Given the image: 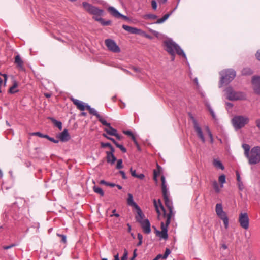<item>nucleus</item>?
<instances>
[{
    "instance_id": "774afa93",
    "label": "nucleus",
    "mask_w": 260,
    "mask_h": 260,
    "mask_svg": "<svg viewBox=\"0 0 260 260\" xmlns=\"http://www.w3.org/2000/svg\"><path fill=\"white\" fill-rule=\"evenodd\" d=\"M255 123H256V125L257 127L260 130V119L256 120L255 121Z\"/></svg>"
},
{
    "instance_id": "9d476101",
    "label": "nucleus",
    "mask_w": 260,
    "mask_h": 260,
    "mask_svg": "<svg viewBox=\"0 0 260 260\" xmlns=\"http://www.w3.org/2000/svg\"><path fill=\"white\" fill-rule=\"evenodd\" d=\"M105 44L108 50L114 53H119L120 52V49L116 44L115 42L110 39L105 40Z\"/></svg>"
},
{
    "instance_id": "69168bd1",
    "label": "nucleus",
    "mask_w": 260,
    "mask_h": 260,
    "mask_svg": "<svg viewBox=\"0 0 260 260\" xmlns=\"http://www.w3.org/2000/svg\"><path fill=\"white\" fill-rule=\"evenodd\" d=\"M144 177L145 176L143 174H140L139 175H137L136 178L140 179H143L144 178Z\"/></svg>"
},
{
    "instance_id": "603ef678",
    "label": "nucleus",
    "mask_w": 260,
    "mask_h": 260,
    "mask_svg": "<svg viewBox=\"0 0 260 260\" xmlns=\"http://www.w3.org/2000/svg\"><path fill=\"white\" fill-rule=\"evenodd\" d=\"M130 171H131L132 176L136 178L137 174H136V170H133L132 168H131Z\"/></svg>"
},
{
    "instance_id": "cd10ccee",
    "label": "nucleus",
    "mask_w": 260,
    "mask_h": 260,
    "mask_svg": "<svg viewBox=\"0 0 260 260\" xmlns=\"http://www.w3.org/2000/svg\"><path fill=\"white\" fill-rule=\"evenodd\" d=\"M93 189L95 193L99 194L101 196H104V192L103 191L101 188L98 187L96 186H94L93 187Z\"/></svg>"
},
{
    "instance_id": "a878e982",
    "label": "nucleus",
    "mask_w": 260,
    "mask_h": 260,
    "mask_svg": "<svg viewBox=\"0 0 260 260\" xmlns=\"http://www.w3.org/2000/svg\"><path fill=\"white\" fill-rule=\"evenodd\" d=\"M17 86H18L17 82L16 81H14L13 86H11L9 88V92L11 94L17 92L18 90H15V89L17 87Z\"/></svg>"
},
{
    "instance_id": "c756f323",
    "label": "nucleus",
    "mask_w": 260,
    "mask_h": 260,
    "mask_svg": "<svg viewBox=\"0 0 260 260\" xmlns=\"http://www.w3.org/2000/svg\"><path fill=\"white\" fill-rule=\"evenodd\" d=\"M143 18L145 19H152V20H155L157 19V16L155 14H148L145 15L143 16Z\"/></svg>"
},
{
    "instance_id": "6ab92c4d",
    "label": "nucleus",
    "mask_w": 260,
    "mask_h": 260,
    "mask_svg": "<svg viewBox=\"0 0 260 260\" xmlns=\"http://www.w3.org/2000/svg\"><path fill=\"white\" fill-rule=\"evenodd\" d=\"M108 11L111 15L115 18H119V16H121V14L113 7H109L108 8Z\"/></svg>"
},
{
    "instance_id": "ddd939ff",
    "label": "nucleus",
    "mask_w": 260,
    "mask_h": 260,
    "mask_svg": "<svg viewBox=\"0 0 260 260\" xmlns=\"http://www.w3.org/2000/svg\"><path fill=\"white\" fill-rule=\"evenodd\" d=\"M70 100L73 104L76 105L78 109L81 111H84L86 109V105H85V104L83 102L75 99L73 97L70 98Z\"/></svg>"
},
{
    "instance_id": "f257e3e1",
    "label": "nucleus",
    "mask_w": 260,
    "mask_h": 260,
    "mask_svg": "<svg viewBox=\"0 0 260 260\" xmlns=\"http://www.w3.org/2000/svg\"><path fill=\"white\" fill-rule=\"evenodd\" d=\"M164 199L165 201V205L168 207V208L169 210V212L167 214L166 213L165 209L164 206H162V204L160 200L159 199L158 200V201H157L155 199H154L153 201L156 211L158 214V218H159L160 216V209L162 212L164 218H167V217H168L169 216H170V218H171L172 214V208H173V207L172 205V203L170 201L168 196L167 197H164Z\"/></svg>"
},
{
    "instance_id": "dca6fc26",
    "label": "nucleus",
    "mask_w": 260,
    "mask_h": 260,
    "mask_svg": "<svg viewBox=\"0 0 260 260\" xmlns=\"http://www.w3.org/2000/svg\"><path fill=\"white\" fill-rule=\"evenodd\" d=\"M15 63L16 64L17 67L20 70L24 71V62L21 58L19 55H17L15 57Z\"/></svg>"
},
{
    "instance_id": "0e129e2a",
    "label": "nucleus",
    "mask_w": 260,
    "mask_h": 260,
    "mask_svg": "<svg viewBox=\"0 0 260 260\" xmlns=\"http://www.w3.org/2000/svg\"><path fill=\"white\" fill-rule=\"evenodd\" d=\"M206 130H207V132L209 135V136L210 137V138L212 137H213V135L211 133V132L210 131V130L209 129V127H206Z\"/></svg>"
},
{
    "instance_id": "a18cd8bd",
    "label": "nucleus",
    "mask_w": 260,
    "mask_h": 260,
    "mask_svg": "<svg viewBox=\"0 0 260 260\" xmlns=\"http://www.w3.org/2000/svg\"><path fill=\"white\" fill-rule=\"evenodd\" d=\"M170 253V250H169V249L167 248L165 250V252L164 254L162 255V258H164V259L166 258Z\"/></svg>"
},
{
    "instance_id": "2f4dec72",
    "label": "nucleus",
    "mask_w": 260,
    "mask_h": 260,
    "mask_svg": "<svg viewBox=\"0 0 260 260\" xmlns=\"http://www.w3.org/2000/svg\"><path fill=\"white\" fill-rule=\"evenodd\" d=\"M123 133L124 134L131 137L133 141L136 139L135 135L133 134V133L131 131H129V130L123 131Z\"/></svg>"
},
{
    "instance_id": "5701e85b",
    "label": "nucleus",
    "mask_w": 260,
    "mask_h": 260,
    "mask_svg": "<svg viewBox=\"0 0 260 260\" xmlns=\"http://www.w3.org/2000/svg\"><path fill=\"white\" fill-rule=\"evenodd\" d=\"M107 154V161L108 162H110L113 164L114 163L115 160H116V158L114 155V154H110L108 153H106Z\"/></svg>"
},
{
    "instance_id": "680f3d73",
    "label": "nucleus",
    "mask_w": 260,
    "mask_h": 260,
    "mask_svg": "<svg viewBox=\"0 0 260 260\" xmlns=\"http://www.w3.org/2000/svg\"><path fill=\"white\" fill-rule=\"evenodd\" d=\"M158 175V174L157 173V172H156V170H154V176H153V179L155 181H157V176Z\"/></svg>"
},
{
    "instance_id": "f704fd0d",
    "label": "nucleus",
    "mask_w": 260,
    "mask_h": 260,
    "mask_svg": "<svg viewBox=\"0 0 260 260\" xmlns=\"http://www.w3.org/2000/svg\"><path fill=\"white\" fill-rule=\"evenodd\" d=\"M31 135H34V136H37L41 138H48L47 135H44L39 132L32 133L31 134Z\"/></svg>"
},
{
    "instance_id": "e433bc0d",
    "label": "nucleus",
    "mask_w": 260,
    "mask_h": 260,
    "mask_svg": "<svg viewBox=\"0 0 260 260\" xmlns=\"http://www.w3.org/2000/svg\"><path fill=\"white\" fill-rule=\"evenodd\" d=\"M213 186L214 189L215 190L216 192H220V188L219 187V185L218 183L215 181L213 182Z\"/></svg>"
},
{
    "instance_id": "5fc2aeb1",
    "label": "nucleus",
    "mask_w": 260,
    "mask_h": 260,
    "mask_svg": "<svg viewBox=\"0 0 260 260\" xmlns=\"http://www.w3.org/2000/svg\"><path fill=\"white\" fill-rule=\"evenodd\" d=\"M134 143H135V145L137 147V149L139 150V151H140L141 150V148H140V146H139L137 140L136 139L135 140H134Z\"/></svg>"
},
{
    "instance_id": "7ed1b4c3",
    "label": "nucleus",
    "mask_w": 260,
    "mask_h": 260,
    "mask_svg": "<svg viewBox=\"0 0 260 260\" xmlns=\"http://www.w3.org/2000/svg\"><path fill=\"white\" fill-rule=\"evenodd\" d=\"M137 214L138 216L136 217L137 221L140 223L143 232L145 234H149L151 232L149 221L147 219H143L144 214L140 208H138Z\"/></svg>"
},
{
    "instance_id": "393cba45",
    "label": "nucleus",
    "mask_w": 260,
    "mask_h": 260,
    "mask_svg": "<svg viewBox=\"0 0 260 260\" xmlns=\"http://www.w3.org/2000/svg\"><path fill=\"white\" fill-rule=\"evenodd\" d=\"M86 109L88 110L89 112L96 117H100V114L97 112V111L93 108L90 107L89 105H86Z\"/></svg>"
},
{
    "instance_id": "864d4df0",
    "label": "nucleus",
    "mask_w": 260,
    "mask_h": 260,
    "mask_svg": "<svg viewBox=\"0 0 260 260\" xmlns=\"http://www.w3.org/2000/svg\"><path fill=\"white\" fill-rule=\"evenodd\" d=\"M109 149H110V151H107L106 153H108V154H113L115 150H114V148L112 147V146H111L109 148Z\"/></svg>"
},
{
    "instance_id": "3c124183",
    "label": "nucleus",
    "mask_w": 260,
    "mask_h": 260,
    "mask_svg": "<svg viewBox=\"0 0 260 260\" xmlns=\"http://www.w3.org/2000/svg\"><path fill=\"white\" fill-rule=\"evenodd\" d=\"M46 138L48 140H49V141H50L53 143H57L59 142V141L58 140H55L53 138L50 137L48 135V138Z\"/></svg>"
},
{
    "instance_id": "6e6552de",
    "label": "nucleus",
    "mask_w": 260,
    "mask_h": 260,
    "mask_svg": "<svg viewBox=\"0 0 260 260\" xmlns=\"http://www.w3.org/2000/svg\"><path fill=\"white\" fill-rule=\"evenodd\" d=\"M82 5L84 9L88 13L93 16L98 15L99 16H101L103 14L104 11L103 10L100 9L98 7L92 6L87 2H83Z\"/></svg>"
},
{
    "instance_id": "2eb2a0df",
    "label": "nucleus",
    "mask_w": 260,
    "mask_h": 260,
    "mask_svg": "<svg viewBox=\"0 0 260 260\" xmlns=\"http://www.w3.org/2000/svg\"><path fill=\"white\" fill-rule=\"evenodd\" d=\"M122 28L126 31L132 34H142L143 32L141 29L136 27H133L126 25H123Z\"/></svg>"
},
{
    "instance_id": "f03ea898",
    "label": "nucleus",
    "mask_w": 260,
    "mask_h": 260,
    "mask_svg": "<svg viewBox=\"0 0 260 260\" xmlns=\"http://www.w3.org/2000/svg\"><path fill=\"white\" fill-rule=\"evenodd\" d=\"M165 50L171 56L173 61L176 54H179V48L177 44L172 40H167L163 42Z\"/></svg>"
},
{
    "instance_id": "052dcab7",
    "label": "nucleus",
    "mask_w": 260,
    "mask_h": 260,
    "mask_svg": "<svg viewBox=\"0 0 260 260\" xmlns=\"http://www.w3.org/2000/svg\"><path fill=\"white\" fill-rule=\"evenodd\" d=\"M119 173L121 175L123 179H125L126 178V175L124 171H119Z\"/></svg>"
},
{
    "instance_id": "39448f33",
    "label": "nucleus",
    "mask_w": 260,
    "mask_h": 260,
    "mask_svg": "<svg viewBox=\"0 0 260 260\" xmlns=\"http://www.w3.org/2000/svg\"><path fill=\"white\" fill-rule=\"evenodd\" d=\"M227 98L230 101L244 100L246 99V94L242 92L235 91L231 87L225 89Z\"/></svg>"
},
{
    "instance_id": "09e8293b",
    "label": "nucleus",
    "mask_w": 260,
    "mask_h": 260,
    "mask_svg": "<svg viewBox=\"0 0 260 260\" xmlns=\"http://www.w3.org/2000/svg\"><path fill=\"white\" fill-rule=\"evenodd\" d=\"M151 6L153 10H155L157 9V3L155 1L152 0L151 1Z\"/></svg>"
},
{
    "instance_id": "6e6d98bb",
    "label": "nucleus",
    "mask_w": 260,
    "mask_h": 260,
    "mask_svg": "<svg viewBox=\"0 0 260 260\" xmlns=\"http://www.w3.org/2000/svg\"><path fill=\"white\" fill-rule=\"evenodd\" d=\"M93 19H94L95 21L100 22L99 20L102 19V18L101 17V16H99L98 15H96V16L94 15L93 16Z\"/></svg>"
},
{
    "instance_id": "1a4fd4ad",
    "label": "nucleus",
    "mask_w": 260,
    "mask_h": 260,
    "mask_svg": "<svg viewBox=\"0 0 260 260\" xmlns=\"http://www.w3.org/2000/svg\"><path fill=\"white\" fill-rule=\"evenodd\" d=\"M165 219V223H164L163 221H161V231H159L156 230V232L157 236H158L161 238L166 239L168 238L167 228L170 223V216H169L168 217H167V218Z\"/></svg>"
},
{
    "instance_id": "58836bf2",
    "label": "nucleus",
    "mask_w": 260,
    "mask_h": 260,
    "mask_svg": "<svg viewBox=\"0 0 260 260\" xmlns=\"http://www.w3.org/2000/svg\"><path fill=\"white\" fill-rule=\"evenodd\" d=\"M54 124L58 128L59 130H61L62 129V123L60 121H57L54 120Z\"/></svg>"
},
{
    "instance_id": "4be33fe9",
    "label": "nucleus",
    "mask_w": 260,
    "mask_h": 260,
    "mask_svg": "<svg viewBox=\"0 0 260 260\" xmlns=\"http://www.w3.org/2000/svg\"><path fill=\"white\" fill-rule=\"evenodd\" d=\"M172 13V12H171L170 13L166 14L162 18L157 19L155 23L160 24L163 23L169 17Z\"/></svg>"
},
{
    "instance_id": "c9c22d12",
    "label": "nucleus",
    "mask_w": 260,
    "mask_h": 260,
    "mask_svg": "<svg viewBox=\"0 0 260 260\" xmlns=\"http://www.w3.org/2000/svg\"><path fill=\"white\" fill-rule=\"evenodd\" d=\"M162 192L163 197H167L168 196L167 192V189L166 185H161Z\"/></svg>"
},
{
    "instance_id": "c85d7f7f",
    "label": "nucleus",
    "mask_w": 260,
    "mask_h": 260,
    "mask_svg": "<svg viewBox=\"0 0 260 260\" xmlns=\"http://www.w3.org/2000/svg\"><path fill=\"white\" fill-rule=\"evenodd\" d=\"M242 147L244 150V154L246 156L250 153V146L248 144H243Z\"/></svg>"
},
{
    "instance_id": "bb28decb",
    "label": "nucleus",
    "mask_w": 260,
    "mask_h": 260,
    "mask_svg": "<svg viewBox=\"0 0 260 260\" xmlns=\"http://www.w3.org/2000/svg\"><path fill=\"white\" fill-rule=\"evenodd\" d=\"M215 211L217 215L224 212L221 204L218 203L216 205Z\"/></svg>"
},
{
    "instance_id": "37998d69",
    "label": "nucleus",
    "mask_w": 260,
    "mask_h": 260,
    "mask_svg": "<svg viewBox=\"0 0 260 260\" xmlns=\"http://www.w3.org/2000/svg\"><path fill=\"white\" fill-rule=\"evenodd\" d=\"M128 256V252L126 249L124 250V253L121 257V260H127Z\"/></svg>"
},
{
    "instance_id": "49530a36",
    "label": "nucleus",
    "mask_w": 260,
    "mask_h": 260,
    "mask_svg": "<svg viewBox=\"0 0 260 260\" xmlns=\"http://www.w3.org/2000/svg\"><path fill=\"white\" fill-rule=\"evenodd\" d=\"M238 185L239 189L241 191L243 190L244 188V185L241 181H239V182H238Z\"/></svg>"
},
{
    "instance_id": "b1692460",
    "label": "nucleus",
    "mask_w": 260,
    "mask_h": 260,
    "mask_svg": "<svg viewBox=\"0 0 260 260\" xmlns=\"http://www.w3.org/2000/svg\"><path fill=\"white\" fill-rule=\"evenodd\" d=\"M213 165L217 168L220 169L221 170H224V167L223 166L222 162L217 159H214L213 162Z\"/></svg>"
},
{
    "instance_id": "0eeeda50",
    "label": "nucleus",
    "mask_w": 260,
    "mask_h": 260,
    "mask_svg": "<svg viewBox=\"0 0 260 260\" xmlns=\"http://www.w3.org/2000/svg\"><path fill=\"white\" fill-rule=\"evenodd\" d=\"M233 125L236 129H239L247 124L249 119L246 116H236L232 120Z\"/></svg>"
},
{
    "instance_id": "a19ab883",
    "label": "nucleus",
    "mask_w": 260,
    "mask_h": 260,
    "mask_svg": "<svg viewBox=\"0 0 260 260\" xmlns=\"http://www.w3.org/2000/svg\"><path fill=\"white\" fill-rule=\"evenodd\" d=\"M116 147L119 148L123 153H125L126 152V148L122 145L116 144Z\"/></svg>"
},
{
    "instance_id": "473e14b6",
    "label": "nucleus",
    "mask_w": 260,
    "mask_h": 260,
    "mask_svg": "<svg viewBox=\"0 0 260 260\" xmlns=\"http://www.w3.org/2000/svg\"><path fill=\"white\" fill-rule=\"evenodd\" d=\"M100 23L103 26L110 25L111 24V21L107 20L105 21L104 19H100Z\"/></svg>"
},
{
    "instance_id": "de8ad7c7",
    "label": "nucleus",
    "mask_w": 260,
    "mask_h": 260,
    "mask_svg": "<svg viewBox=\"0 0 260 260\" xmlns=\"http://www.w3.org/2000/svg\"><path fill=\"white\" fill-rule=\"evenodd\" d=\"M57 235L60 237H61V241L65 243H66V237L65 235H61V234H57Z\"/></svg>"
},
{
    "instance_id": "4468645a",
    "label": "nucleus",
    "mask_w": 260,
    "mask_h": 260,
    "mask_svg": "<svg viewBox=\"0 0 260 260\" xmlns=\"http://www.w3.org/2000/svg\"><path fill=\"white\" fill-rule=\"evenodd\" d=\"M252 82L255 92L260 94V77H253Z\"/></svg>"
},
{
    "instance_id": "7c9ffc66",
    "label": "nucleus",
    "mask_w": 260,
    "mask_h": 260,
    "mask_svg": "<svg viewBox=\"0 0 260 260\" xmlns=\"http://www.w3.org/2000/svg\"><path fill=\"white\" fill-rule=\"evenodd\" d=\"M99 121L103 125L106 126H110V123H108L102 116L100 115V117L97 118Z\"/></svg>"
},
{
    "instance_id": "8fccbe9b",
    "label": "nucleus",
    "mask_w": 260,
    "mask_h": 260,
    "mask_svg": "<svg viewBox=\"0 0 260 260\" xmlns=\"http://www.w3.org/2000/svg\"><path fill=\"white\" fill-rule=\"evenodd\" d=\"M131 68L135 72H137V73H140L141 72V69L139 68H138V67H134V66H132L131 67Z\"/></svg>"
},
{
    "instance_id": "423d86ee",
    "label": "nucleus",
    "mask_w": 260,
    "mask_h": 260,
    "mask_svg": "<svg viewBox=\"0 0 260 260\" xmlns=\"http://www.w3.org/2000/svg\"><path fill=\"white\" fill-rule=\"evenodd\" d=\"M220 75L221 76L220 83L223 85L228 84L233 80L236 76V72L232 69H227L222 71Z\"/></svg>"
},
{
    "instance_id": "4d7b16f0",
    "label": "nucleus",
    "mask_w": 260,
    "mask_h": 260,
    "mask_svg": "<svg viewBox=\"0 0 260 260\" xmlns=\"http://www.w3.org/2000/svg\"><path fill=\"white\" fill-rule=\"evenodd\" d=\"M119 18H121L123 19L126 20V21H128L129 20V18L128 17H127L126 16H124L121 14V16H119Z\"/></svg>"
},
{
    "instance_id": "412c9836",
    "label": "nucleus",
    "mask_w": 260,
    "mask_h": 260,
    "mask_svg": "<svg viewBox=\"0 0 260 260\" xmlns=\"http://www.w3.org/2000/svg\"><path fill=\"white\" fill-rule=\"evenodd\" d=\"M128 199H127V203L128 205L135 206L137 210H138V208H140L136 204V203L133 200V197L132 194L129 193L128 194Z\"/></svg>"
},
{
    "instance_id": "4c0bfd02",
    "label": "nucleus",
    "mask_w": 260,
    "mask_h": 260,
    "mask_svg": "<svg viewBox=\"0 0 260 260\" xmlns=\"http://www.w3.org/2000/svg\"><path fill=\"white\" fill-rule=\"evenodd\" d=\"M123 166L122 165V160L120 159L117 160V165H116V169H120L123 168Z\"/></svg>"
},
{
    "instance_id": "ea45409f",
    "label": "nucleus",
    "mask_w": 260,
    "mask_h": 260,
    "mask_svg": "<svg viewBox=\"0 0 260 260\" xmlns=\"http://www.w3.org/2000/svg\"><path fill=\"white\" fill-rule=\"evenodd\" d=\"M206 105L208 107V110L210 111V114H211L212 117L214 119H215V114L214 112H213V110L212 109V108H211V107L210 106V105L206 103Z\"/></svg>"
},
{
    "instance_id": "20e7f679",
    "label": "nucleus",
    "mask_w": 260,
    "mask_h": 260,
    "mask_svg": "<svg viewBox=\"0 0 260 260\" xmlns=\"http://www.w3.org/2000/svg\"><path fill=\"white\" fill-rule=\"evenodd\" d=\"M250 165H255L260 162V147L256 146L252 148L250 153L246 156Z\"/></svg>"
},
{
    "instance_id": "9b49d317",
    "label": "nucleus",
    "mask_w": 260,
    "mask_h": 260,
    "mask_svg": "<svg viewBox=\"0 0 260 260\" xmlns=\"http://www.w3.org/2000/svg\"><path fill=\"white\" fill-rule=\"evenodd\" d=\"M239 222L240 226L244 229L247 230L249 228V219L246 213H241L239 217Z\"/></svg>"
},
{
    "instance_id": "aec40b11",
    "label": "nucleus",
    "mask_w": 260,
    "mask_h": 260,
    "mask_svg": "<svg viewBox=\"0 0 260 260\" xmlns=\"http://www.w3.org/2000/svg\"><path fill=\"white\" fill-rule=\"evenodd\" d=\"M105 131L108 134L111 136H115L117 133L116 129L113 128L110 125V126H107V128H105Z\"/></svg>"
},
{
    "instance_id": "a211bd4d",
    "label": "nucleus",
    "mask_w": 260,
    "mask_h": 260,
    "mask_svg": "<svg viewBox=\"0 0 260 260\" xmlns=\"http://www.w3.org/2000/svg\"><path fill=\"white\" fill-rule=\"evenodd\" d=\"M217 216L222 220H223L225 228L228 229L229 226V218L226 213L224 211L218 214Z\"/></svg>"
},
{
    "instance_id": "bf43d9fd",
    "label": "nucleus",
    "mask_w": 260,
    "mask_h": 260,
    "mask_svg": "<svg viewBox=\"0 0 260 260\" xmlns=\"http://www.w3.org/2000/svg\"><path fill=\"white\" fill-rule=\"evenodd\" d=\"M255 56L257 59L260 61V50H258L255 54Z\"/></svg>"
},
{
    "instance_id": "f8f14e48",
    "label": "nucleus",
    "mask_w": 260,
    "mask_h": 260,
    "mask_svg": "<svg viewBox=\"0 0 260 260\" xmlns=\"http://www.w3.org/2000/svg\"><path fill=\"white\" fill-rule=\"evenodd\" d=\"M190 118L192 121L193 127L195 132H196L198 136L201 139L202 141L204 143L205 142V139L204 138V135L203 134L202 129L200 126V125L198 123L197 121L193 116H190Z\"/></svg>"
},
{
    "instance_id": "f3484780",
    "label": "nucleus",
    "mask_w": 260,
    "mask_h": 260,
    "mask_svg": "<svg viewBox=\"0 0 260 260\" xmlns=\"http://www.w3.org/2000/svg\"><path fill=\"white\" fill-rule=\"evenodd\" d=\"M59 139L62 142H66L70 140V136L67 129H64L59 135Z\"/></svg>"
},
{
    "instance_id": "13d9d810",
    "label": "nucleus",
    "mask_w": 260,
    "mask_h": 260,
    "mask_svg": "<svg viewBox=\"0 0 260 260\" xmlns=\"http://www.w3.org/2000/svg\"><path fill=\"white\" fill-rule=\"evenodd\" d=\"M180 55H182L185 59H186V55L183 52V51L180 48Z\"/></svg>"
},
{
    "instance_id": "72a5a7b5",
    "label": "nucleus",
    "mask_w": 260,
    "mask_h": 260,
    "mask_svg": "<svg viewBox=\"0 0 260 260\" xmlns=\"http://www.w3.org/2000/svg\"><path fill=\"white\" fill-rule=\"evenodd\" d=\"M219 182L221 184V187H223V184L225 183V176L223 174L219 177Z\"/></svg>"
},
{
    "instance_id": "e2e57ef3",
    "label": "nucleus",
    "mask_w": 260,
    "mask_h": 260,
    "mask_svg": "<svg viewBox=\"0 0 260 260\" xmlns=\"http://www.w3.org/2000/svg\"><path fill=\"white\" fill-rule=\"evenodd\" d=\"M193 82H194V83L196 84V85L197 86V88H199V82H198V79L197 78H195L194 79H193Z\"/></svg>"
},
{
    "instance_id": "79ce46f5",
    "label": "nucleus",
    "mask_w": 260,
    "mask_h": 260,
    "mask_svg": "<svg viewBox=\"0 0 260 260\" xmlns=\"http://www.w3.org/2000/svg\"><path fill=\"white\" fill-rule=\"evenodd\" d=\"M242 74L248 75L252 74V72L249 69H244L242 71Z\"/></svg>"
},
{
    "instance_id": "c03bdc74",
    "label": "nucleus",
    "mask_w": 260,
    "mask_h": 260,
    "mask_svg": "<svg viewBox=\"0 0 260 260\" xmlns=\"http://www.w3.org/2000/svg\"><path fill=\"white\" fill-rule=\"evenodd\" d=\"M101 147H102V148L108 147L109 148L112 145L109 143L101 142Z\"/></svg>"
},
{
    "instance_id": "338daca9",
    "label": "nucleus",
    "mask_w": 260,
    "mask_h": 260,
    "mask_svg": "<svg viewBox=\"0 0 260 260\" xmlns=\"http://www.w3.org/2000/svg\"><path fill=\"white\" fill-rule=\"evenodd\" d=\"M137 238H138L139 241H142L143 235L139 233V234H138Z\"/></svg>"
}]
</instances>
